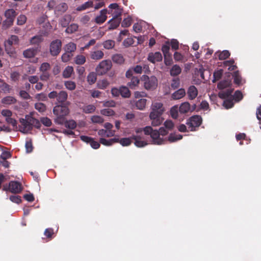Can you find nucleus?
<instances>
[{"instance_id": "nucleus-1", "label": "nucleus", "mask_w": 261, "mask_h": 261, "mask_svg": "<svg viewBox=\"0 0 261 261\" xmlns=\"http://www.w3.org/2000/svg\"><path fill=\"white\" fill-rule=\"evenodd\" d=\"M143 131L145 135L150 136L153 143L155 144L161 145L166 141V139L161 137L158 130H153L150 126L144 128Z\"/></svg>"}, {"instance_id": "nucleus-2", "label": "nucleus", "mask_w": 261, "mask_h": 261, "mask_svg": "<svg viewBox=\"0 0 261 261\" xmlns=\"http://www.w3.org/2000/svg\"><path fill=\"white\" fill-rule=\"evenodd\" d=\"M233 90V89L229 88L226 90L221 91L218 94L220 98L222 99H225L223 102V106L226 109L231 108L233 106L232 96L231 95Z\"/></svg>"}, {"instance_id": "nucleus-3", "label": "nucleus", "mask_w": 261, "mask_h": 261, "mask_svg": "<svg viewBox=\"0 0 261 261\" xmlns=\"http://www.w3.org/2000/svg\"><path fill=\"white\" fill-rule=\"evenodd\" d=\"M18 37L17 36L12 35L5 42V50L10 56L12 57L14 56L15 51L14 49L12 47V45L18 44Z\"/></svg>"}, {"instance_id": "nucleus-4", "label": "nucleus", "mask_w": 261, "mask_h": 261, "mask_svg": "<svg viewBox=\"0 0 261 261\" xmlns=\"http://www.w3.org/2000/svg\"><path fill=\"white\" fill-rule=\"evenodd\" d=\"M141 80L144 82V88L147 90H152L158 86V80L154 76L149 77L147 75H143Z\"/></svg>"}, {"instance_id": "nucleus-5", "label": "nucleus", "mask_w": 261, "mask_h": 261, "mask_svg": "<svg viewBox=\"0 0 261 261\" xmlns=\"http://www.w3.org/2000/svg\"><path fill=\"white\" fill-rule=\"evenodd\" d=\"M202 123V118L198 115H194L189 118L186 124L191 131H194L196 127H199Z\"/></svg>"}, {"instance_id": "nucleus-6", "label": "nucleus", "mask_w": 261, "mask_h": 261, "mask_svg": "<svg viewBox=\"0 0 261 261\" xmlns=\"http://www.w3.org/2000/svg\"><path fill=\"white\" fill-rule=\"evenodd\" d=\"M112 67V63L110 60H103L99 63L96 68V71L98 75L106 74Z\"/></svg>"}, {"instance_id": "nucleus-7", "label": "nucleus", "mask_w": 261, "mask_h": 261, "mask_svg": "<svg viewBox=\"0 0 261 261\" xmlns=\"http://www.w3.org/2000/svg\"><path fill=\"white\" fill-rule=\"evenodd\" d=\"M151 111L149 114L162 115L165 111L163 103L159 101H153L150 106Z\"/></svg>"}, {"instance_id": "nucleus-8", "label": "nucleus", "mask_w": 261, "mask_h": 261, "mask_svg": "<svg viewBox=\"0 0 261 261\" xmlns=\"http://www.w3.org/2000/svg\"><path fill=\"white\" fill-rule=\"evenodd\" d=\"M4 191H9L13 193H19L22 190V187L21 184L16 181H11L9 182V186L4 185L3 187Z\"/></svg>"}, {"instance_id": "nucleus-9", "label": "nucleus", "mask_w": 261, "mask_h": 261, "mask_svg": "<svg viewBox=\"0 0 261 261\" xmlns=\"http://www.w3.org/2000/svg\"><path fill=\"white\" fill-rule=\"evenodd\" d=\"M142 128H137L136 130V134L133 135L132 138L134 140L136 146L139 147H144L147 145V143L143 139L142 137Z\"/></svg>"}, {"instance_id": "nucleus-10", "label": "nucleus", "mask_w": 261, "mask_h": 261, "mask_svg": "<svg viewBox=\"0 0 261 261\" xmlns=\"http://www.w3.org/2000/svg\"><path fill=\"white\" fill-rule=\"evenodd\" d=\"M62 42L59 39H56L51 42L49 45V52L51 56H57L61 51Z\"/></svg>"}, {"instance_id": "nucleus-11", "label": "nucleus", "mask_w": 261, "mask_h": 261, "mask_svg": "<svg viewBox=\"0 0 261 261\" xmlns=\"http://www.w3.org/2000/svg\"><path fill=\"white\" fill-rule=\"evenodd\" d=\"M53 113L56 116H66L69 113V109L65 106H57L53 109Z\"/></svg>"}, {"instance_id": "nucleus-12", "label": "nucleus", "mask_w": 261, "mask_h": 261, "mask_svg": "<svg viewBox=\"0 0 261 261\" xmlns=\"http://www.w3.org/2000/svg\"><path fill=\"white\" fill-rule=\"evenodd\" d=\"M48 32H42L41 35H36L30 39V42L32 45H39L43 41V36H47Z\"/></svg>"}, {"instance_id": "nucleus-13", "label": "nucleus", "mask_w": 261, "mask_h": 261, "mask_svg": "<svg viewBox=\"0 0 261 261\" xmlns=\"http://www.w3.org/2000/svg\"><path fill=\"white\" fill-rule=\"evenodd\" d=\"M149 118L151 121V124L152 126H158L160 125L164 120L161 115L149 114Z\"/></svg>"}, {"instance_id": "nucleus-14", "label": "nucleus", "mask_w": 261, "mask_h": 261, "mask_svg": "<svg viewBox=\"0 0 261 261\" xmlns=\"http://www.w3.org/2000/svg\"><path fill=\"white\" fill-rule=\"evenodd\" d=\"M80 138L83 141L90 144V146L94 149H98L100 147L99 143L95 141L91 137L86 136H81Z\"/></svg>"}, {"instance_id": "nucleus-15", "label": "nucleus", "mask_w": 261, "mask_h": 261, "mask_svg": "<svg viewBox=\"0 0 261 261\" xmlns=\"http://www.w3.org/2000/svg\"><path fill=\"white\" fill-rule=\"evenodd\" d=\"M108 13L107 9H103L100 11L99 15L96 17L95 21L98 24L103 23L107 18V14Z\"/></svg>"}, {"instance_id": "nucleus-16", "label": "nucleus", "mask_w": 261, "mask_h": 261, "mask_svg": "<svg viewBox=\"0 0 261 261\" xmlns=\"http://www.w3.org/2000/svg\"><path fill=\"white\" fill-rule=\"evenodd\" d=\"M38 51V48L37 47L30 48L23 51V55L26 58H31L36 56Z\"/></svg>"}, {"instance_id": "nucleus-17", "label": "nucleus", "mask_w": 261, "mask_h": 261, "mask_svg": "<svg viewBox=\"0 0 261 261\" xmlns=\"http://www.w3.org/2000/svg\"><path fill=\"white\" fill-rule=\"evenodd\" d=\"M148 60L153 63L160 62L162 60V54L160 52L150 53L148 57Z\"/></svg>"}, {"instance_id": "nucleus-18", "label": "nucleus", "mask_w": 261, "mask_h": 261, "mask_svg": "<svg viewBox=\"0 0 261 261\" xmlns=\"http://www.w3.org/2000/svg\"><path fill=\"white\" fill-rule=\"evenodd\" d=\"M231 85V81L230 79L223 80L220 82L218 84V88L222 90H226L230 88L229 87Z\"/></svg>"}, {"instance_id": "nucleus-19", "label": "nucleus", "mask_w": 261, "mask_h": 261, "mask_svg": "<svg viewBox=\"0 0 261 261\" xmlns=\"http://www.w3.org/2000/svg\"><path fill=\"white\" fill-rule=\"evenodd\" d=\"M188 97L190 99H195L198 95V90L194 86H191L187 92Z\"/></svg>"}, {"instance_id": "nucleus-20", "label": "nucleus", "mask_w": 261, "mask_h": 261, "mask_svg": "<svg viewBox=\"0 0 261 261\" xmlns=\"http://www.w3.org/2000/svg\"><path fill=\"white\" fill-rule=\"evenodd\" d=\"M115 130L109 131L107 129H101L98 131V135L101 137H111L115 135Z\"/></svg>"}, {"instance_id": "nucleus-21", "label": "nucleus", "mask_w": 261, "mask_h": 261, "mask_svg": "<svg viewBox=\"0 0 261 261\" xmlns=\"http://www.w3.org/2000/svg\"><path fill=\"white\" fill-rule=\"evenodd\" d=\"M121 18H113L108 21V23L110 24L109 30H114L116 29L120 23Z\"/></svg>"}, {"instance_id": "nucleus-22", "label": "nucleus", "mask_w": 261, "mask_h": 261, "mask_svg": "<svg viewBox=\"0 0 261 261\" xmlns=\"http://www.w3.org/2000/svg\"><path fill=\"white\" fill-rule=\"evenodd\" d=\"M103 56L104 54L103 51L100 50L92 51L90 53L91 58L95 60L101 59L103 57Z\"/></svg>"}, {"instance_id": "nucleus-23", "label": "nucleus", "mask_w": 261, "mask_h": 261, "mask_svg": "<svg viewBox=\"0 0 261 261\" xmlns=\"http://www.w3.org/2000/svg\"><path fill=\"white\" fill-rule=\"evenodd\" d=\"M20 123L22 126L20 130L23 133H26L32 129V127L29 123H28L27 121L25 119H20Z\"/></svg>"}, {"instance_id": "nucleus-24", "label": "nucleus", "mask_w": 261, "mask_h": 261, "mask_svg": "<svg viewBox=\"0 0 261 261\" xmlns=\"http://www.w3.org/2000/svg\"><path fill=\"white\" fill-rule=\"evenodd\" d=\"M186 94V92L184 89H179L172 94L173 99L177 100L182 98Z\"/></svg>"}, {"instance_id": "nucleus-25", "label": "nucleus", "mask_w": 261, "mask_h": 261, "mask_svg": "<svg viewBox=\"0 0 261 261\" xmlns=\"http://www.w3.org/2000/svg\"><path fill=\"white\" fill-rule=\"evenodd\" d=\"M118 141L119 139L118 138H113L107 140L105 138H101L99 139V142L106 146H110L115 143L118 142Z\"/></svg>"}, {"instance_id": "nucleus-26", "label": "nucleus", "mask_w": 261, "mask_h": 261, "mask_svg": "<svg viewBox=\"0 0 261 261\" xmlns=\"http://www.w3.org/2000/svg\"><path fill=\"white\" fill-rule=\"evenodd\" d=\"M147 100L145 98H140L136 101L135 106L137 109L144 110L146 108Z\"/></svg>"}, {"instance_id": "nucleus-27", "label": "nucleus", "mask_w": 261, "mask_h": 261, "mask_svg": "<svg viewBox=\"0 0 261 261\" xmlns=\"http://www.w3.org/2000/svg\"><path fill=\"white\" fill-rule=\"evenodd\" d=\"M190 110V105L188 102L182 103L179 107V112L181 114H186Z\"/></svg>"}, {"instance_id": "nucleus-28", "label": "nucleus", "mask_w": 261, "mask_h": 261, "mask_svg": "<svg viewBox=\"0 0 261 261\" xmlns=\"http://www.w3.org/2000/svg\"><path fill=\"white\" fill-rule=\"evenodd\" d=\"M68 94L65 91H61L58 94L57 100L59 103H64L67 99Z\"/></svg>"}, {"instance_id": "nucleus-29", "label": "nucleus", "mask_w": 261, "mask_h": 261, "mask_svg": "<svg viewBox=\"0 0 261 261\" xmlns=\"http://www.w3.org/2000/svg\"><path fill=\"white\" fill-rule=\"evenodd\" d=\"M16 99L13 96H8L3 98L2 100V102L4 105H10L16 103Z\"/></svg>"}, {"instance_id": "nucleus-30", "label": "nucleus", "mask_w": 261, "mask_h": 261, "mask_svg": "<svg viewBox=\"0 0 261 261\" xmlns=\"http://www.w3.org/2000/svg\"><path fill=\"white\" fill-rule=\"evenodd\" d=\"M74 70L72 66H68L63 71V76L64 78H69L71 75L73 73Z\"/></svg>"}, {"instance_id": "nucleus-31", "label": "nucleus", "mask_w": 261, "mask_h": 261, "mask_svg": "<svg viewBox=\"0 0 261 261\" xmlns=\"http://www.w3.org/2000/svg\"><path fill=\"white\" fill-rule=\"evenodd\" d=\"M234 61L233 60L231 59L229 60L225 61L223 62V66L224 67H228V70L229 71L234 70L237 68V66L234 64Z\"/></svg>"}, {"instance_id": "nucleus-32", "label": "nucleus", "mask_w": 261, "mask_h": 261, "mask_svg": "<svg viewBox=\"0 0 261 261\" xmlns=\"http://www.w3.org/2000/svg\"><path fill=\"white\" fill-rule=\"evenodd\" d=\"M25 119L27 121L28 123H29L31 125L32 127L33 126H35L37 127H39L40 123L37 119H35L31 116H27L25 117Z\"/></svg>"}, {"instance_id": "nucleus-33", "label": "nucleus", "mask_w": 261, "mask_h": 261, "mask_svg": "<svg viewBox=\"0 0 261 261\" xmlns=\"http://www.w3.org/2000/svg\"><path fill=\"white\" fill-rule=\"evenodd\" d=\"M93 2L90 1L86 2L84 4L82 5L81 6H79L76 8V10L78 11H82L83 10H85L89 8H91L93 7Z\"/></svg>"}, {"instance_id": "nucleus-34", "label": "nucleus", "mask_w": 261, "mask_h": 261, "mask_svg": "<svg viewBox=\"0 0 261 261\" xmlns=\"http://www.w3.org/2000/svg\"><path fill=\"white\" fill-rule=\"evenodd\" d=\"M109 84V82L107 80L103 79L98 81L97 83V87L99 89H105L108 87Z\"/></svg>"}, {"instance_id": "nucleus-35", "label": "nucleus", "mask_w": 261, "mask_h": 261, "mask_svg": "<svg viewBox=\"0 0 261 261\" xmlns=\"http://www.w3.org/2000/svg\"><path fill=\"white\" fill-rule=\"evenodd\" d=\"M179 108L177 105L172 107L170 111V115L173 119H176L178 116Z\"/></svg>"}, {"instance_id": "nucleus-36", "label": "nucleus", "mask_w": 261, "mask_h": 261, "mask_svg": "<svg viewBox=\"0 0 261 261\" xmlns=\"http://www.w3.org/2000/svg\"><path fill=\"white\" fill-rule=\"evenodd\" d=\"M181 69L177 65H174L170 70V74L172 76H176L180 73Z\"/></svg>"}, {"instance_id": "nucleus-37", "label": "nucleus", "mask_w": 261, "mask_h": 261, "mask_svg": "<svg viewBox=\"0 0 261 261\" xmlns=\"http://www.w3.org/2000/svg\"><path fill=\"white\" fill-rule=\"evenodd\" d=\"M139 84V79L137 77L133 76L130 82L128 83V86L131 89H135Z\"/></svg>"}, {"instance_id": "nucleus-38", "label": "nucleus", "mask_w": 261, "mask_h": 261, "mask_svg": "<svg viewBox=\"0 0 261 261\" xmlns=\"http://www.w3.org/2000/svg\"><path fill=\"white\" fill-rule=\"evenodd\" d=\"M96 110V107L93 105H88L83 107V111L84 113L89 114L94 112Z\"/></svg>"}, {"instance_id": "nucleus-39", "label": "nucleus", "mask_w": 261, "mask_h": 261, "mask_svg": "<svg viewBox=\"0 0 261 261\" xmlns=\"http://www.w3.org/2000/svg\"><path fill=\"white\" fill-rule=\"evenodd\" d=\"M112 60L114 63L121 64L124 61L123 56L120 54H116L112 57Z\"/></svg>"}, {"instance_id": "nucleus-40", "label": "nucleus", "mask_w": 261, "mask_h": 261, "mask_svg": "<svg viewBox=\"0 0 261 261\" xmlns=\"http://www.w3.org/2000/svg\"><path fill=\"white\" fill-rule=\"evenodd\" d=\"M96 79V74L94 72H90L87 76V82L90 85H92L95 83Z\"/></svg>"}, {"instance_id": "nucleus-41", "label": "nucleus", "mask_w": 261, "mask_h": 261, "mask_svg": "<svg viewBox=\"0 0 261 261\" xmlns=\"http://www.w3.org/2000/svg\"><path fill=\"white\" fill-rule=\"evenodd\" d=\"M74 62L76 64L83 65L86 62V58L82 55H77L74 58Z\"/></svg>"}, {"instance_id": "nucleus-42", "label": "nucleus", "mask_w": 261, "mask_h": 261, "mask_svg": "<svg viewBox=\"0 0 261 261\" xmlns=\"http://www.w3.org/2000/svg\"><path fill=\"white\" fill-rule=\"evenodd\" d=\"M120 93L123 97H129L130 95V92L129 89L126 87H122L120 88Z\"/></svg>"}, {"instance_id": "nucleus-43", "label": "nucleus", "mask_w": 261, "mask_h": 261, "mask_svg": "<svg viewBox=\"0 0 261 261\" xmlns=\"http://www.w3.org/2000/svg\"><path fill=\"white\" fill-rule=\"evenodd\" d=\"M76 48V44L73 42H69L66 44L65 46V50L66 52L71 53L74 52Z\"/></svg>"}, {"instance_id": "nucleus-44", "label": "nucleus", "mask_w": 261, "mask_h": 261, "mask_svg": "<svg viewBox=\"0 0 261 261\" xmlns=\"http://www.w3.org/2000/svg\"><path fill=\"white\" fill-rule=\"evenodd\" d=\"M71 17L70 15H65L60 20V23L63 27H66L70 22Z\"/></svg>"}, {"instance_id": "nucleus-45", "label": "nucleus", "mask_w": 261, "mask_h": 261, "mask_svg": "<svg viewBox=\"0 0 261 261\" xmlns=\"http://www.w3.org/2000/svg\"><path fill=\"white\" fill-rule=\"evenodd\" d=\"M64 85L66 89L70 91L74 90L76 88L75 83L71 81H65Z\"/></svg>"}, {"instance_id": "nucleus-46", "label": "nucleus", "mask_w": 261, "mask_h": 261, "mask_svg": "<svg viewBox=\"0 0 261 261\" xmlns=\"http://www.w3.org/2000/svg\"><path fill=\"white\" fill-rule=\"evenodd\" d=\"M217 54H218V58L219 60H225L227 58H228L230 54V53L226 50H223L221 52H218Z\"/></svg>"}, {"instance_id": "nucleus-47", "label": "nucleus", "mask_w": 261, "mask_h": 261, "mask_svg": "<svg viewBox=\"0 0 261 261\" xmlns=\"http://www.w3.org/2000/svg\"><path fill=\"white\" fill-rule=\"evenodd\" d=\"M182 138V135L176 134H171L168 137V140L171 142H175L177 140L181 139Z\"/></svg>"}, {"instance_id": "nucleus-48", "label": "nucleus", "mask_w": 261, "mask_h": 261, "mask_svg": "<svg viewBox=\"0 0 261 261\" xmlns=\"http://www.w3.org/2000/svg\"><path fill=\"white\" fill-rule=\"evenodd\" d=\"M78 28L79 25L77 24L72 23L67 28L65 31L68 34H71L76 31Z\"/></svg>"}, {"instance_id": "nucleus-49", "label": "nucleus", "mask_w": 261, "mask_h": 261, "mask_svg": "<svg viewBox=\"0 0 261 261\" xmlns=\"http://www.w3.org/2000/svg\"><path fill=\"white\" fill-rule=\"evenodd\" d=\"M65 126L70 129H74L76 126V123L73 120H69L65 122Z\"/></svg>"}, {"instance_id": "nucleus-50", "label": "nucleus", "mask_w": 261, "mask_h": 261, "mask_svg": "<svg viewBox=\"0 0 261 261\" xmlns=\"http://www.w3.org/2000/svg\"><path fill=\"white\" fill-rule=\"evenodd\" d=\"M16 12L13 9H9L5 12V16L6 17V19H10V18H12V19L14 20Z\"/></svg>"}, {"instance_id": "nucleus-51", "label": "nucleus", "mask_w": 261, "mask_h": 261, "mask_svg": "<svg viewBox=\"0 0 261 261\" xmlns=\"http://www.w3.org/2000/svg\"><path fill=\"white\" fill-rule=\"evenodd\" d=\"M103 46L106 49H112L115 46V42L112 40H107L103 43Z\"/></svg>"}, {"instance_id": "nucleus-52", "label": "nucleus", "mask_w": 261, "mask_h": 261, "mask_svg": "<svg viewBox=\"0 0 261 261\" xmlns=\"http://www.w3.org/2000/svg\"><path fill=\"white\" fill-rule=\"evenodd\" d=\"M91 120L94 123H102L103 122V119L100 116L93 115L91 117Z\"/></svg>"}, {"instance_id": "nucleus-53", "label": "nucleus", "mask_w": 261, "mask_h": 261, "mask_svg": "<svg viewBox=\"0 0 261 261\" xmlns=\"http://www.w3.org/2000/svg\"><path fill=\"white\" fill-rule=\"evenodd\" d=\"M132 138H125L121 139L120 140H119L118 142H119L122 146H128L132 142Z\"/></svg>"}, {"instance_id": "nucleus-54", "label": "nucleus", "mask_w": 261, "mask_h": 261, "mask_svg": "<svg viewBox=\"0 0 261 261\" xmlns=\"http://www.w3.org/2000/svg\"><path fill=\"white\" fill-rule=\"evenodd\" d=\"M232 76L234 79V83L237 85H240L242 82V77L238 71H235Z\"/></svg>"}, {"instance_id": "nucleus-55", "label": "nucleus", "mask_w": 261, "mask_h": 261, "mask_svg": "<svg viewBox=\"0 0 261 261\" xmlns=\"http://www.w3.org/2000/svg\"><path fill=\"white\" fill-rule=\"evenodd\" d=\"M100 113L105 116H111L114 115L115 112L113 110L108 108L101 110L100 111Z\"/></svg>"}, {"instance_id": "nucleus-56", "label": "nucleus", "mask_w": 261, "mask_h": 261, "mask_svg": "<svg viewBox=\"0 0 261 261\" xmlns=\"http://www.w3.org/2000/svg\"><path fill=\"white\" fill-rule=\"evenodd\" d=\"M20 76V74L18 71H12L10 74L11 80L13 82H17Z\"/></svg>"}, {"instance_id": "nucleus-57", "label": "nucleus", "mask_w": 261, "mask_h": 261, "mask_svg": "<svg viewBox=\"0 0 261 261\" xmlns=\"http://www.w3.org/2000/svg\"><path fill=\"white\" fill-rule=\"evenodd\" d=\"M109 13L112 14L113 16V18H121L120 17L122 13V10L119 8L117 10H111L110 12H109Z\"/></svg>"}, {"instance_id": "nucleus-58", "label": "nucleus", "mask_w": 261, "mask_h": 261, "mask_svg": "<svg viewBox=\"0 0 261 261\" xmlns=\"http://www.w3.org/2000/svg\"><path fill=\"white\" fill-rule=\"evenodd\" d=\"M1 114L5 118V120L6 121V119H8L12 117V112L9 110L5 109L1 111Z\"/></svg>"}, {"instance_id": "nucleus-59", "label": "nucleus", "mask_w": 261, "mask_h": 261, "mask_svg": "<svg viewBox=\"0 0 261 261\" xmlns=\"http://www.w3.org/2000/svg\"><path fill=\"white\" fill-rule=\"evenodd\" d=\"M35 109L40 112H43L46 110V106L43 103L38 102L35 105Z\"/></svg>"}, {"instance_id": "nucleus-60", "label": "nucleus", "mask_w": 261, "mask_h": 261, "mask_svg": "<svg viewBox=\"0 0 261 261\" xmlns=\"http://www.w3.org/2000/svg\"><path fill=\"white\" fill-rule=\"evenodd\" d=\"M0 88L5 93H9L11 90L10 86L5 82H3V84L0 85Z\"/></svg>"}, {"instance_id": "nucleus-61", "label": "nucleus", "mask_w": 261, "mask_h": 261, "mask_svg": "<svg viewBox=\"0 0 261 261\" xmlns=\"http://www.w3.org/2000/svg\"><path fill=\"white\" fill-rule=\"evenodd\" d=\"M132 24V18L127 17L123 19L121 23V26L124 28L129 27Z\"/></svg>"}, {"instance_id": "nucleus-62", "label": "nucleus", "mask_w": 261, "mask_h": 261, "mask_svg": "<svg viewBox=\"0 0 261 261\" xmlns=\"http://www.w3.org/2000/svg\"><path fill=\"white\" fill-rule=\"evenodd\" d=\"M72 54L71 53H68V52H65L64 54H63L62 56V60L63 62H68L71 57H72Z\"/></svg>"}, {"instance_id": "nucleus-63", "label": "nucleus", "mask_w": 261, "mask_h": 261, "mask_svg": "<svg viewBox=\"0 0 261 261\" xmlns=\"http://www.w3.org/2000/svg\"><path fill=\"white\" fill-rule=\"evenodd\" d=\"M50 67V66L48 63H43L40 67V70L42 72H46L48 69H49Z\"/></svg>"}, {"instance_id": "nucleus-64", "label": "nucleus", "mask_w": 261, "mask_h": 261, "mask_svg": "<svg viewBox=\"0 0 261 261\" xmlns=\"http://www.w3.org/2000/svg\"><path fill=\"white\" fill-rule=\"evenodd\" d=\"M232 97L235 101H239L243 98V94L241 91H236Z\"/></svg>"}]
</instances>
